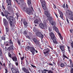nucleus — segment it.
<instances>
[{"label": "nucleus", "mask_w": 73, "mask_h": 73, "mask_svg": "<svg viewBox=\"0 0 73 73\" xmlns=\"http://www.w3.org/2000/svg\"><path fill=\"white\" fill-rule=\"evenodd\" d=\"M31 8H28L26 7H25L23 8V10L25 12H26L27 14L28 15H33V13L32 12V9H31Z\"/></svg>", "instance_id": "1"}, {"label": "nucleus", "mask_w": 73, "mask_h": 73, "mask_svg": "<svg viewBox=\"0 0 73 73\" xmlns=\"http://www.w3.org/2000/svg\"><path fill=\"white\" fill-rule=\"evenodd\" d=\"M49 35L51 37V40H53L54 44H57V42L56 40V37L55 36V35L52 32L49 33Z\"/></svg>", "instance_id": "2"}, {"label": "nucleus", "mask_w": 73, "mask_h": 73, "mask_svg": "<svg viewBox=\"0 0 73 73\" xmlns=\"http://www.w3.org/2000/svg\"><path fill=\"white\" fill-rule=\"evenodd\" d=\"M9 43L10 44V46L8 47L7 49V50H8V51H11V50L13 51L15 50V47L13 46V42H12L11 39L10 40Z\"/></svg>", "instance_id": "3"}, {"label": "nucleus", "mask_w": 73, "mask_h": 73, "mask_svg": "<svg viewBox=\"0 0 73 73\" xmlns=\"http://www.w3.org/2000/svg\"><path fill=\"white\" fill-rule=\"evenodd\" d=\"M42 8L46 11V3L45 0H40Z\"/></svg>", "instance_id": "4"}, {"label": "nucleus", "mask_w": 73, "mask_h": 73, "mask_svg": "<svg viewBox=\"0 0 73 73\" xmlns=\"http://www.w3.org/2000/svg\"><path fill=\"white\" fill-rule=\"evenodd\" d=\"M44 14L46 16H47V19H48L49 20H50V21L52 19V16L50 17V14L48 13V12L47 11H46L45 12Z\"/></svg>", "instance_id": "5"}, {"label": "nucleus", "mask_w": 73, "mask_h": 73, "mask_svg": "<svg viewBox=\"0 0 73 73\" xmlns=\"http://www.w3.org/2000/svg\"><path fill=\"white\" fill-rule=\"evenodd\" d=\"M4 13L3 12H2L1 13V14L3 16H5V17H7V16H8L9 14H10V13H8V12L7 10H5L4 11Z\"/></svg>", "instance_id": "6"}, {"label": "nucleus", "mask_w": 73, "mask_h": 73, "mask_svg": "<svg viewBox=\"0 0 73 73\" xmlns=\"http://www.w3.org/2000/svg\"><path fill=\"white\" fill-rule=\"evenodd\" d=\"M8 19L9 21L10 25H12V24H13V22H14L13 21H15L16 23V20L13 21V18L12 17L10 16L9 17Z\"/></svg>", "instance_id": "7"}, {"label": "nucleus", "mask_w": 73, "mask_h": 73, "mask_svg": "<svg viewBox=\"0 0 73 73\" xmlns=\"http://www.w3.org/2000/svg\"><path fill=\"white\" fill-rule=\"evenodd\" d=\"M50 49L48 48H47L46 49H45L43 50V52L44 54H49V52H50Z\"/></svg>", "instance_id": "8"}, {"label": "nucleus", "mask_w": 73, "mask_h": 73, "mask_svg": "<svg viewBox=\"0 0 73 73\" xmlns=\"http://www.w3.org/2000/svg\"><path fill=\"white\" fill-rule=\"evenodd\" d=\"M35 47L33 46L31 47V48H30V51L32 53L33 55H34L35 53Z\"/></svg>", "instance_id": "9"}, {"label": "nucleus", "mask_w": 73, "mask_h": 73, "mask_svg": "<svg viewBox=\"0 0 73 73\" xmlns=\"http://www.w3.org/2000/svg\"><path fill=\"white\" fill-rule=\"evenodd\" d=\"M36 35L38 37H41L42 38H43L44 37V35H42V34L40 32H38L36 33Z\"/></svg>", "instance_id": "10"}, {"label": "nucleus", "mask_w": 73, "mask_h": 73, "mask_svg": "<svg viewBox=\"0 0 73 73\" xmlns=\"http://www.w3.org/2000/svg\"><path fill=\"white\" fill-rule=\"evenodd\" d=\"M13 24H12V25H10V27H11V29L12 31H14L15 30V29H14V27H15V25H14V24H15L16 23V21H14L13 22Z\"/></svg>", "instance_id": "11"}, {"label": "nucleus", "mask_w": 73, "mask_h": 73, "mask_svg": "<svg viewBox=\"0 0 73 73\" xmlns=\"http://www.w3.org/2000/svg\"><path fill=\"white\" fill-rule=\"evenodd\" d=\"M11 70L13 73H19V71L18 70H16L15 67L11 68Z\"/></svg>", "instance_id": "12"}, {"label": "nucleus", "mask_w": 73, "mask_h": 73, "mask_svg": "<svg viewBox=\"0 0 73 73\" xmlns=\"http://www.w3.org/2000/svg\"><path fill=\"white\" fill-rule=\"evenodd\" d=\"M59 48L62 52L64 51V48H65V45L63 44H61L59 45Z\"/></svg>", "instance_id": "13"}, {"label": "nucleus", "mask_w": 73, "mask_h": 73, "mask_svg": "<svg viewBox=\"0 0 73 73\" xmlns=\"http://www.w3.org/2000/svg\"><path fill=\"white\" fill-rule=\"evenodd\" d=\"M3 22L4 23V25L5 27L8 26V22L5 18L3 19Z\"/></svg>", "instance_id": "14"}, {"label": "nucleus", "mask_w": 73, "mask_h": 73, "mask_svg": "<svg viewBox=\"0 0 73 73\" xmlns=\"http://www.w3.org/2000/svg\"><path fill=\"white\" fill-rule=\"evenodd\" d=\"M28 1L27 4L29 6V7H31L33 11H34V10L33 9V7H32V4L31 3V0H27Z\"/></svg>", "instance_id": "15"}, {"label": "nucleus", "mask_w": 73, "mask_h": 73, "mask_svg": "<svg viewBox=\"0 0 73 73\" xmlns=\"http://www.w3.org/2000/svg\"><path fill=\"white\" fill-rule=\"evenodd\" d=\"M33 41L34 42L35 44L36 45H38L39 44V41L37 40V39L36 38H34L33 39Z\"/></svg>", "instance_id": "16"}, {"label": "nucleus", "mask_w": 73, "mask_h": 73, "mask_svg": "<svg viewBox=\"0 0 73 73\" xmlns=\"http://www.w3.org/2000/svg\"><path fill=\"white\" fill-rule=\"evenodd\" d=\"M11 58L12 60H13V61H15V62H18L17 58L16 56L12 57Z\"/></svg>", "instance_id": "17"}, {"label": "nucleus", "mask_w": 73, "mask_h": 73, "mask_svg": "<svg viewBox=\"0 0 73 73\" xmlns=\"http://www.w3.org/2000/svg\"><path fill=\"white\" fill-rule=\"evenodd\" d=\"M50 21V19H47L46 20H44L43 21V24L45 25H46L47 23H48V21Z\"/></svg>", "instance_id": "18"}, {"label": "nucleus", "mask_w": 73, "mask_h": 73, "mask_svg": "<svg viewBox=\"0 0 73 73\" xmlns=\"http://www.w3.org/2000/svg\"><path fill=\"white\" fill-rule=\"evenodd\" d=\"M58 12L60 15V16L62 19H63V13L60 10L58 11Z\"/></svg>", "instance_id": "19"}, {"label": "nucleus", "mask_w": 73, "mask_h": 73, "mask_svg": "<svg viewBox=\"0 0 73 73\" xmlns=\"http://www.w3.org/2000/svg\"><path fill=\"white\" fill-rule=\"evenodd\" d=\"M23 23L25 28H27V27L28 26V23H27V21H24Z\"/></svg>", "instance_id": "20"}, {"label": "nucleus", "mask_w": 73, "mask_h": 73, "mask_svg": "<svg viewBox=\"0 0 73 73\" xmlns=\"http://www.w3.org/2000/svg\"><path fill=\"white\" fill-rule=\"evenodd\" d=\"M23 69L25 73H29V70H27L25 68H23Z\"/></svg>", "instance_id": "21"}, {"label": "nucleus", "mask_w": 73, "mask_h": 73, "mask_svg": "<svg viewBox=\"0 0 73 73\" xmlns=\"http://www.w3.org/2000/svg\"><path fill=\"white\" fill-rule=\"evenodd\" d=\"M6 2L7 3V5L8 6L9 5L11 6L12 5V4H11V0H6Z\"/></svg>", "instance_id": "22"}, {"label": "nucleus", "mask_w": 73, "mask_h": 73, "mask_svg": "<svg viewBox=\"0 0 73 73\" xmlns=\"http://www.w3.org/2000/svg\"><path fill=\"white\" fill-rule=\"evenodd\" d=\"M31 48V47H30L29 46H27L26 47V48H25V50L26 51H28L29 50H30Z\"/></svg>", "instance_id": "23"}, {"label": "nucleus", "mask_w": 73, "mask_h": 73, "mask_svg": "<svg viewBox=\"0 0 73 73\" xmlns=\"http://www.w3.org/2000/svg\"><path fill=\"white\" fill-rule=\"evenodd\" d=\"M53 28H54L55 31L57 32V33H58L59 32V30H58V29L57 27H56L55 26H54Z\"/></svg>", "instance_id": "24"}, {"label": "nucleus", "mask_w": 73, "mask_h": 73, "mask_svg": "<svg viewBox=\"0 0 73 73\" xmlns=\"http://www.w3.org/2000/svg\"><path fill=\"white\" fill-rule=\"evenodd\" d=\"M9 42L8 41H7L5 42H4V45L5 46H9Z\"/></svg>", "instance_id": "25"}, {"label": "nucleus", "mask_w": 73, "mask_h": 73, "mask_svg": "<svg viewBox=\"0 0 73 73\" xmlns=\"http://www.w3.org/2000/svg\"><path fill=\"white\" fill-rule=\"evenodd\" d=\"M39 26L42 29H44V28H45L44 26V25L42 23H40L39 24Z\"/></svg>", "instance_id": "26"}, {"label": "nucleus", "mask_w": 73, "mask_h": 73, "mask_svg": "<svg viewBox=\"0 0 73 73\" xmlns=\"http://www.w3.org/2000/svg\"><path fill=\"white\" fill-rule=\"evenodd\" d=\"M45 71L46 73V72H48V73H53V71L52 70H48L47 69H45Z\"/></svg>", "instance_id": "27"}, {"label": "nucleus", "mask_w": 73, "mask_h": 73, "mask_svg": "<svg viewBox=\"0 0 73 73\" xmlns=\"http://www.w3.org/2000/svg\"><path fill=\"white\" fill-rule=\"evenodd\" d=\"M50 24L52 25H56V23L55 22H53L52 21H50Z\"/></svg>", "instance_id": "28"}, {"label": "nucleus", "mask_w": 73, "mask_h": 73, "mask_svg": "<svg viewBox=\"0 0 73 73\" xmlns=\"http://www.w3.org/2000/svg\"><path fill=\"white\" fill-rule=\"evenodd\" d=\"M38 72L39 73H41V72H42V73H46L45 69H44L43 71H42V70H38Z\"/></svg>", "instance_id": "29"}, {"label": "nucleus", "mask_w": 73, "mask_h": 73, "mask_svg": "<svg viewBox=\"0 0 73 73\" xmlns=\"http://www.w3.org/2000/svg\"><path fill=\"white\" fill-rule=\"evenodd\" d=\"M34 23L35 24H38V19H36L34 22Z\"/></svg>", "instance_id": "30"}, {"label": "nucleus", "mask_w": 73, "mask_h": 73, "mask_svg": "<svg viewBox=\"0 0 73 73\" xmlns=\"http://www.w3.org/2000/svg\"><path fill=\"white\" fill-rule=\"evenodd\" d=\"M8 65L9 68H12V67L13 66L11 64V62H9V63L8 64Z\"/></svg>", "instance_id": "31"}, {"label": "nucleus", "mask_w": 73, "mask_h": 73, "mask_svg": "<svg viewBox=\"0 0 73 73\" xmlns=\"http://www.w3.org/2000/svg\"><path fill=\"white\" fill-rule=\"evenodd\" d=\"M59 37L60 38L61 40H63V38H62V36H61V34L60 33H59Z\"/></svg>", "instance_id": "32"}, {"label": "nucleus", "mask_w": 73, "mask_h": 73, "mask_svg": "<svg viewBox=\"0 0 73 73\" xmlns=\"http://www.w3.org/2000/svg\"><path fill=\"white\" fill-rule=\"evenodd\" d=\"M1 38L2 39V40H3L4 41H5V36H3Z\"/></svg>", "instance_id": "33"}, {"label": "nucleus", "mask_w": 73, "mask_h": 73, "mask_svg": "<svg viewBox=\"0 0 73 73\" xmlns=\"http://www.w3.org/2000/svg\"><path fill=\"white\" fill-rule=\"evenodd\" d=\"M60 66L62 67V68H64V66H65L64 65V63H61L60 65Z\"/></svg>", "instance_id": "34"}, {"label": "nucleus", "mask_w": 73, "mask_h": 73, "mask_svg": "<svg viewBox=\"0 0 73 73\" xmlns=\"http://www.w3.org/2000/svg\"><path fill=\"white\" fill-rule=\"evenodd\" d=\"M2 49L1 48H0V56H1L2 54L3 53V52L2 51Z\"/></svg>", "instance_id": "35"}, {"label": "nucleus", "mask_w": 73, "mask_h": 73, "mask_svg": "<svg viewBox=\"0 0 73 73\" xmlns=\"http://www.w3.org/2000/svg\"><path fill=\"white\" fill-rule=\"evenodd\" d=\"M52 27H48V30L49 31V32H51L52 31Z\"/></svg>", "instance_id": "36"}, {"label": "nucleus", "mask_w": 73, "mask_h": 73, "mask_svg": "<svg viewBox=\"0 0 73 73\" xmlns=\"http://www.w3.org/2000/svg\"><path fill=\"white\" fill-rule=\"evenodd\" d=\"M5 73H8V68H7L5 67Z\"/></svg>", "instance_id": "37"}, {"label": "nucleus", "mask_w": 73, "mask_h": 73, "mask_svg": "<svg viewBox=\"0 0 73 73\" xmlns=\"http://www.w3.org/2000/svg\"><path fill=\"white\" fill-rule=\"evenodd\" d=\"M2 8L3 9H4V10H5V6H4V5H3V4H2Z\"/></svg>", "instance_id": "38"}, {"label": "nucleus", "mask_w": 73, "mask_h": 73, "mask_svg": "<svg viewBox=\"0 0 73 73\" xmlns=\"http://www.w3.org/2000/svg\"><path fill=\"white\" fill-rule=\"evenodd\" d=\"M8 56L10 58H12V55L10 54V53H9L8 54Z\"/></svg>", "instance_id": "39"}, {"label": "nucleus", "mask_w": 73, "mask_h": 73, "mask_svg": "<svg viewBox=\"0 0 73 73\" xmlns=\"http://www.w3.org/2000/svg\"><path fill=\"white\" fill-rule=\"evenodd\" d=\"M63 57L66 58L67 59H68V58H69L68 57H67V56H66V55H65V54H63Z\"/></svg>", "instance_id": "40"}, {"label": "nucleus", "mask_w": 73, "mask_h": 73, "mask_svg": "<svg viewBox=\"0 0 73 73\" xmlns=\"http://www.w3.org/2000/svg\"><path fill=\"white\" fill-rule=\"evenodd\" d=\"M24 56H23V57H20L21 60V61H23V60L24 59Z\"/></svg>", "instance_id": "41"}, {"label": "nucleus", "mask_w": 73, "mask_h": 73, "mask_svg": "<svg viewBox=\"0 0 73 73\" xmlns=\"http://www.w3.org/2000/svg\"><path fill=\"white\" fill-rule=\"evenodd\" d=\"M70 65L69 66V67L70 68H72V67H73V63H70Z\"/></svg>", "instance_id": "42"}, {"label": "nucleus", "mask_w": 73, "mask_h": 73, "mask_svg": "<svg viewBox=\"0 0 73 73\" xmlns=\"http://www.w3.org/2000/svg\"><path fill=\"white\" fill-rule=\"evenodd\" d=\"M6 33H8L9 32V30L7 28V27H6Z\"/></svg>", "instance_id": "43"}, {"label": "nucleus", "mask_w": 73, "mask_h": 73, "mask_svg": "<svg viewBox=\"0 0 73 73\" xmlns=\"http://www.w3.org/2000/svg\"><path fill=\"white\" fill-rule=\"evenodd\" d=\"M66 21L68 23V24H69V19L68 18H66Z\"/></svg>", "instance_id": "44"}, {"label": "nucleus", "mask_w": 73, "mask_h": 73, "mask_svg": "<svg viewBox=\"0 0 73 73\" xmlns=\"http://www.w3.org/2000/svg\"><path fill=\"white\" fill-rule=\"evenodd\" d=\"M15 62V64L16 66H18V65H19V64L18 63V62Z\"/></svg>", "instance_id": "45"}, {"label": "nucleus", "mask_w": 73, "mask_h": 73, "mask_svg": "<svg viewBox=\"0 0 73 73\" xmlns=\"http://www.w3.org/2000/svg\"><path fill=\"white\" fill-rule=\"evenodd\" d=\"M71 46L72 48H73V42L72 41V42L71 43Z\"/></svg>", "instance_id": "46"}, {"label": "nucleus", "mask_w": 73, "mask_h": 73, "mask_svg": "<svg viewBox=\"0 0 73 73\" xmlns=\"http://www.w3.org/2000/svg\"><path fill=\"white\" fill-rule=\"evenodd\" d=\"M24 35H27V31H25L24 32Z\"/></svg>", "instance_id": "47"}, {"label": "nucleus", "mask_w": 73, "mask_h": 73, "mask_svg": "<svg viewBox=\"0 0 73 73\" xmlns=\"http://www.w3.org/2000/svg\"><path fill=\"white\" fill-rule=\"evenodd\" d=\"M17 42L19 45V46L20 45V41L19 40H18L17 41Z\"/></svg>", "instance_id": "48"}, {"label": "nucleus", "mask_w": 73, "mask_h": 73, "mask_svg": "<svg viewBox=\"0 0 73 73\" xmlns=\"http://www.w3.org/2000/svg\"><path fill=\"white\" fill-rule=\"evenodd\" d=\"M62 7L63 8H65V3H64L62 5Z\"/></svg>", "instance_id": "49"}, {"label": "nucleus", "mask_w": 73, "mask_h": 73, "mask_svg": "<svg viewBox=\"0 0 73 73\" xmlns=\"http://www.w3.org/2000/svg\"><path fill=\"white\" fill-rule=\"evenodd\" d=\"M31 66H32V67H33V68H36V66H34V65H33V64H31Z\"/></svg>", "instance_id": "50"}, {"label": "nucleus", "mask_w": 73, "mask_h": 73, "mask_svg": "<svg viewBox=\"0 0 73 73\" xmlns=\"http://www.w3.org/2000/svg\"><path fill=\"white\" fill-rule=\"evenodd\" d=\"M16 16H17V19H19V15H18V14H17V13H16Z\"/></svg>", "instance_id": "51"}, {"label": "nucleus", "mask_w": 73, "mask_h": 73, "mask_svg": "<svg viewBox=\"0 0 73 73\" xmlns=\"http://www.w3.org/2000/svg\"><path fill=\"white\" fill-rule=\"evenodd\" d=\"M66 8H69V7H68V5L67 4H66Z\"/></svg>", "instance_id": "52"}, {"label": "nucleus", "mask_w": 73, "mask_h": 73, "mask_svg": "<svg viewBox=\"0 0 73 73\" xmlns=\"http://www.w3.org/2000/svg\"><path fill=\"white\" fill-rule=\"evenodd\" d=\"M0 57H1V59H2V60H3V59H4L3 56H2V55H1V56H0Z\"/></svg>", "instance_id": "53"}, {"label": "nucleus", "mask_w": 73, "mask_h": 73, "mask_svg": "<svg viewBox=\"0 0 73 73\" xmlns=\"http://www.w3.org/2000/svg\"><path fill=\"white\" fill-rule=\"evenodd\" d=\"M71 73H73V68L71 69V70L70 71Z\"/></svg>", "instance_id": "54"}, {"label": "nucleus", "mask_w": 73, "mask_h": 73, "mask_svg": "<svg viewBox=\"0 0 73 73\" xmlns=\"http://www.w3.org/2000/svg\"><path fill=\"white\" fill-rule=\"evenodd\" d=\"M25 60H26L27 65H28L29 63H28V61L26 59H25Z\"/></svg>", "instance_id": "55"}, {"label": "nucleus", "mask_w": 73, "mask_h": 73, "mask_svg": "<svg viewBox=\"0 0 73 73\" xmlns=\"http://www.w3.org/2000/svg\"><path fill=\"white\" fill-rule=\"evenodd\" d=\"M69 61L70 62V64H72V60L70 59Z\"/></svg>", "instance_id": "56"}, {"label": "nucleus", "mask_w": 73, "mask_h": 73, "mask_svg": "<svg viewBox=\"0 0 73 73\" xmlns=\"http://www.w3.org/2000/svg\"><path fill=\"white\" fill-rule=\"evenodd\" d=\"M54 14H55V15L56 16V17L57 18H58V16L57 15V13H56L55 12H54Z\"/></svg>", "instance_id": "57"}, {"label": "nucleus", "mask_w": 73, "mask_h": 73, "mask_svg": "<svg viewBox=\"0 0 73 73\" xmlns=\"http://www.w3.org/2000/svg\"><path fill=\"white\" fill-rule=\"evenodd\" d=\"M53 5L54 6L53 7L54 8V9H55V8H56V5H55L54 4Z\"/></svg>", "instance_id": "58"}, {"label": "nucleus", "mask_w": 73, "mask_h": 73, "mask_svg": "<svg viewBox=\"0 0 73 73\" xmlns=\"http://www.w3.org/2000/svg\"><path fill=\"white\" fill-rule=\"evenodd\" d=\"M9 10H10L11 9V7L9 6L7 8Z\"/></svg>", "instance_id": "59"}, {"label": "nucleus", "mask_w": 73, "mask_h": 73, "mask_svg": "<svg viewBox=\"0 0 73 73\" xmlns=\"http://www.w3.org/2000/svg\"><path fill=\"white\" fill-rule=\"evenodd\" d=\"M0 65H1V66H3V64H2V63H1V61H0Z\"/></svg>", "instance_id": "60"}, {"label": "nucleus", "mask_w": 73, "mask_h": 73, "mask_svg": "<svg viewBox=\"0 0 73 73\" xmlns=\"http://www.w3.org/2000/svg\"><path fill=\"white\" fill-rule=\"evenodd\" d=\"M27 37L29 38V39H31V38L29 36H27Z\"/></svg>", "instance_id": "61"}, {"label": "nucleus", "mask_w": 73, "mask_h": 73, "mask_svg": "<svg viewBox=\"0 0 73 73\" xmlns=\"http://www.w3.org/2000/svg\"><path fill=\"white\" fill-rule=\"evenodd\" d=\"M48 65H51V66H53V64H52L51 63H49L48 64Z\"/></svg>", "instance_id": "62"}, {"label": "nucleus", "mask_w": 73, "mask_h": 73, "mask_svg": "<svg viewBox=\"0 0 73 73\" xmlns=\"http://www.w3.org/2000/svg\"><path fill=\"white\" fill-rule=\"evenodd\" d=\"M70 33H72V29H70Z\"/></svg>", "instance_id": "63"}, {"label": "nucleus", "mask_w": 73, "mask_h": 73, "mask_svg": "<svg viewBox=\"0 0 73 73\" xmlns=\"http://www.w3.org/2000/svg\"><path fill=\"white\" fill-rule=\"evenodd\" d=\"M3 65L4 67H5V63H4L3 64Z\"/></svg>", "instance_id": "64"}]
</instances>
